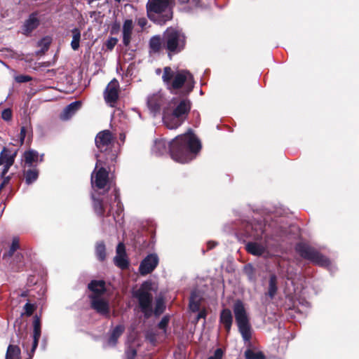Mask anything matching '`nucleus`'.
I'll use <instances>...</instances> for the list:
<instances>
[{
  "instance_id": "nucleus-15",
  "label": "nucleus",
  "mask_w": 359,
  "mask_h": 359,
  "mask_svg": "<svg viewBox=\"0 0 359 359\" xmlns=\"http://www.w3.org/2000/svg\"><path fill=\"white\" fill-rule=\"evenodd\" d=\"M33 336H32V342L31 346V351L29 353V359H31L33 356L34 351L38 346L39 340L41 337V324L40 320L39 318L35 317L33 321Z\"/></svg>"
},
{
  "instance_id": "nucleus-22",
  "label": "nucleus",
  "mask_w": 359,
  "mask_h": 359,
  "mask_svg": "<svg viewBox=\"0 0 359 359\" xmlns=\"http://www.w3.org/2000/svg\"><path fill=\"white\" fill-rule=\"evenodd\" d=\"M88 288L93 292L91 295H100L105 291V283L103 280H93L88 285Z\"/></svg>"
},
{
  "instance_id": "nucleus-32",
  "label": "nucleus",
  "mask_w": 359,
  "mask_h": 359,
  "mask_svg": "<svg viewBox=\"0 0 359 359\" xmlns=\"http://www.w3.org/2000/svg\"><path fill=\"white\" fill-rule=\"evenodd\" d=\"M96 255L97 258L102 261L104 259L106 254H105V246L103 243H98L96 245L95 248Z\"/></svg>"
},
{
  "instance_id": "nucleus-10",
  "label": "nucleus",
  "mask_w": 359,
  "mask_h": 359,
  "mask_svg": "<svg viewBox=\"0 0 359 359\" xmlns=\"http://www.w3.org/2000/svg\"><path fill=\"white\" fill-rule=\"evenodd\" d=\"M297 250L302 257L310 260L316 264L322 266H330L331 265V262L327 258L306 245L299 244L297 246Z\"/></svg>"
},
{
  "instance_id": "nucleus-19",
  "label": "nucleus",
  "mask_w": 359,
  "mask_h": 359,
  "mask_svg": "<svg viewBox=\"0 0 359 359\" xmlns=\"http://www.w3.org/2000/svg\"><path fill=\"white\" fill-rule=\"evenodd\" d=\"M39 25V20L36 13H32L29 15V18L25 22L22 27L23 34L28 35L34 29H35Z\"/></svg>"
},
{
  "instance_id": "nucleus-1",
  "label": "nucleus",
  "mask_w": 359,
  "mask_h": 359,
  "mask_svg": "<svg viewBox=\"0 0 359 359\" xmlns=\"http://www.w3.org/2000/svg\"><path fill=\"white\" fill-rule=\"evenodd\" d=\"M147 104L154 116L162 111L163 123L168 129H176L180 126L191 109V102L188 99L180 101L175 98L168 100L161 90L149 95Z\"/></svg>"
},
{
  "instance_id": "nucleus-28",
  "label": "nucleus",
  "mask_w": 359,
  "mask_h": 359,
  "mask_svg": "<svg viewBox=\"0 0 359 359\" xmlns=\"http://www.w3.org/2000/svg\"><path fill=\"white\" fill-rule=\"evenodd\" d=\"M6 359H21L19 347L15 345H9L7 349Z\"/></svg>"
},
{
  "instance_id": "nucleus-49",
  "label": "nucleus",
  "mask_w": 359,
  "mask_h": 359,
  "mask_svg": "<svg viewBox=\"0 0 359 359\" xmlns=\"http://www.w3.org/2000/svg\"><path fill=\"white\" fill-rule=\"evenodd\" d=\"M125 137H126V136H125V135H124V134H120L119 138H120V140H121L122 142H123V141H124Z\"/></svg>"
},
{
  "instance_id": "nucleus-8",
  "label": "nucleus",
  "mask_w": 359,
  "mask_h": 359,
  "mask_svg": "<svg viewBox=\"0 0 359 359\" xmlns=\"http://www.w3.org/2000/svg\"><path fill=\"white\" fill-rule=\"evenodd\" d=\"M92 198L93 200V205L94 210L98 215L102 216L104 214L105 207L108 203L109 205V213H111L116 208L115 213L117 217H119L123 210V205L119 200L118 193L116 189H114L111 194L110 201H107L105 203L102 201L95 199L93 195L92 196Z\"/></svg>"
},
{
  "instance_id": "nucleus-3",
  "label": "nucleus",
  "mask_w": 359,
  "mask_h": 359,
  "mask_svg": "<svg viewBox=\"0 0 359 359\" xmlns=\"http://www.w3.org/2000/svg\"><path fill=\"white\" fill-rule=\"evenodd\" d=\"M162 79L167 88L174 94L187 95L194 87L192 74L184 69L174 72L170 67H165L163 69Z\"/></svg>"
},
{
  "instance_id": "nucleus-47",
  "label": "nucleus",
  "mask_w": 359,
  "mask_h": 359,
  "mask_svg": "<svg viewBox=\"0 0 359 359\" xmlns=\"http://www.w3.org/2000/svg\"><path fill=\"white\" fill-rule=\"evenodd\" d=\"M22 345L23 348H24L27 352H28V351H29V343H28L27 341H22Z\"/></svg>"
},
{
  "instance_id": "nucleus-21",
  "label": "nucleus",
  "mask_w": 359,
  "mask_h": 359,
  "mask_svg": "<svg viewBox=\"0 0 359 359\" xmlns=\"http://www.w3.org/2000/svg\"><path fill=\"white\" fill-rule=\"evenodd\" d=\"M43 154L39 157L37 151L30 149L25 152L24 158L25 164L29 167L34 165L39 162L43 161Z\"/></svg>"
},
{
  "instance_id": "nucleus-13",
  "label": "nucleus",
  "mask_w": 359,
  "mask_h": 359,
  "mask_svg": "<svg viewBox=\"0 0 359 359\" xmlns=\"http://www.w3.org/2000/svg\"><path fill=\"white\" fill-rule=\"evenodd\" d=\"M159 259L156 254L148 255L140 263L139 271L144 276L151 273L157 266Z\"/></svg>"
},
{
  "instance_id": "nucleus-51",
  "label": "nucleus",
  "mask_w": 359,
  "mask_h": 359,
  "mask_svg": "<svg viewBox=\"0 0 359 359\" xmlns=\"http://www.w3.org/2000/svg\"><path fill=\"white\" fill-rule=\"evenodd\" d=\"M208 245V248H209L210 249V248H213V247L215 246V243H210V242H209Z\"/></svg>"
},
{
  "instance_id": "nucleus-27",
  "label": "nucleus",
  "mask_w": 359,
  "mask_h": 359,
  "mask_svg": "<svg viewBox=\"0 0 359 359\" xmlns=\"http://www.w3.org/2000/svg\"><path fill=\"white\" fill-rule=\"evenodd\" d=\"M277 290V278L275 275H271L269 278V289L266 295L269 296L270 299H273L276 294Z\"/></svg>"
},
{
  "instance_id": "nucleus-53",
  "label": "nucleus",
  "mask_w": 359,
  "mask_h": 359,
  "mask_svg": "<svg viewBox=\"0 0 359 359\" xmlns=\"http://www.w3.org/2000/svg\"><path fill=\"white\" fill-rule=\"evenodd\" d=\"M112 214H113V215H114V219H116V215H114V213H112Z\"/></svg>"
},
{
  "instance_id": "nucleus-38",
  "label": "nucleus",
  "mask_w": 359,
  "mask_h": 359,
  "mask_svg": "<svg viewBox=\"0 0 359 359\" xmlns=\"http://www.w3.org/2000/svg\"><path fill=\"white\" fill-rule=\"evenodd\" d=\"M117 39L114 37H111L108 39V40L106 42L107 48L109 50H112L117 43Z\"/></svg>"
},
{
  "instance_id": "nucleus-31",
  "label": "nucleus",
  "mask_w": 359,
  "mask_h": 359,
  "mask_svg": "<svg viewBox=\"0 0 359 359\" xmlns=\"http://www.w3.org/2000/svg\"><path fill=\"white\" fill-rule=\"evenodd\" d=\"M39 176V172L36 169H30L26 172L25 181L27 184H30L35 182Z\"/></svg>"
},
{
  "instance_id": "nucleus-35",
  "label": "nucleus",
  "mask_w": 359,
  "mask_h": 359,
  "mask_svg": "<svg viewBox=\"0 0 359 359\" xmlns=\"http://www.w3.org/2000/svg\"><path fill=\"white\" fill-rule=\"evenodd\" d=\"M244 271L245 274L248 276L250 280H255L254 268L251 264L246 265L244 268Z\"/></svg>"
},
{
  "instance_id": "nucleus-36",
  "label": "nucleus",
  "mask_w": 359,
  "mask_h": 359,
  "mask_svg": "<svg viewBox=\"0 0 359 359\" xmlns=\"http://www.w3.org/2000/svg\"><path fill=\"white\" fill-rule=\"evenodd\" d=\"M19 248V240L17 238H13L9 251L7 253L8 257L13 256L14 252Z\"/></svg>"
},
{
  "instance_id": "nucleus-9",
  "label": "nucleus",
  "mask_w": 359,
  "mask_h": 359,
  "mask_svg": "<svg viewBox=\"0 0 359 359\" xmlns=\"http://www.w3.org/2000/svg\"><path fill=\"white\" fill-rule=\"evenodd\" d=\"M97 162L95 168L91 175V184L93 187H96L98 189H103L107 185L109 180V173L102 167L103 162L100 154H96Z\"/></svg>"
},
{
  "instance_id": "nucleus-7",
  "label": "nucleus",
  "mask_w": 359,
  "mask_h": 359,
  "mask_svg": "<svg viewBox=\"0 0 359 359\" xmlns=\"http://www.w3.org/2000/svg\"><path fill=\"white\" fill-rule=\"evenodd\" d=\"M154 290L152 283L146 281L142 284L141 287L134 294L135 297L138 299L142 311L147 317H149L152 313L151 303L153 295L151 291Z\"/></svg>"
},
{
  "instance_id": "nucleus-2",
  "label": "nucleus",
  "mask_w": 359,
  "mask_h": 359,
  "mask_svg": "<svg viewBox=\"0 0 359 359\" xmlns=\"http://www.w3.org/2000/svg\"><path fill=\"white\" fill-rule=\"evenodd\" d=\"M201 149V142L189 130L169 142L165 139L156 140L152 152L160 156L169 151L175 161L186 163L195 158Z\"/></svg>"
},
{
  "instance_id": "nucleus-37",
  "label": "nucleus",
  "mask_w": 359,
  "mask_h": 359,
  "mask_svg": "<svg viewBox=\"0 0 359 359\" xmlns=\"http://www.w3.org/2000/svg\"><path fill=\"white\" fill-rule=\"evenodd\" d=\"M1 118L6 121L11 120L12 118V111L8 108L4 109L1 113Z\"/></svg>"
},
{
  "instance_id": "nucleus-50",
  "label": "nucleus",
  "mask_w": 359,
  "mask_h": 359,
  "mask_svg": "<svg viewBox=\"0 0 359 359\" xmlns=\"http://www.w3.org/2000/svg\"><path fill=\"white\" fill-rule=\"evenodd\" d=\"M6 180H4V181L3 182V183H1V184L0 185V191H1V189L4 188V185H5V184H6Z\"/></svg>"
},
{
  "instance_id": "nucleus-48",
  "label": "nucleus",
  "mask_w": 359,
  "mask_h": 359,
  "mask_svg": "<svg viewBox=\"0 0 359 359\" xmlns=\"http://www.w3.org/2000/svg\"><path fill=\"white\" fill-rule=\"evenodd\" d=\"M205 313L204 311H201L198 313V318H205Z\"/></svg>"
},
{
  "instance_id": "nucleus-25",
  "label": "nucleus",
  "mask_w": 359,
  "mask_h": 359,
  "mask_svg": "<svg viewBox=\"0 0 359 359\" xmlns=\"http://www.w3.org/2000/svg\"><path fill=\"white\" fill-rule=\"evenodd\" d=\"M201 298L199 292L195 290L191 292L189 300V308L192 311L195 312L199 310Z\"/></svg>"
},
{
  "instance_id": "nucleus-42",
  "label": "nucleus",
  "mask_w": 359,
  "mask_h": 359,
  "mask_svg": "<svg viewBox=\"0 0 359 359\" xmlns=\"http://www.w3.org/2000/svg\"><path fill=\"white\" fill-rule=\"evenodd\" d=\"M222 355L223 352L222 349L218 348L215 351L214 354L210 356L208 359H222Z\"/></svg>"
},
{
  "instance_id": "nucleus-52",
  "label": "nucleus",
  "mask_w": 359,
  "mask_h": 359,
  "mask_svg": "<svg viewBox=\"0 0 359 359\" xmlns=\"http://www.w3.org/2000/svg\"><path fill=\"white\" fill-rule=\"evenodd\" d=\"M258 225H259V224H257L255 227V226H252V229H255V228H257V229H259V226H258Z\"/></svg>"
},
{
  "instance_id": "nucleus-16",
  "label": "nucleus",
  "mask_w": 359,
  "mask_h": 359,
  "mask_svg": "<svg viewBox=\"0 0 359 359\" xmlns=\"http://www.w3.org/2000/svg\"><path fill=\"white\" fill-rule=\"evenodd\" d=\"M114 260L115 264L122 269L127 268L128 266V261L126 255L125 246L121 243L117 245L116 255Z\"/></svg>"
},
{
  "instance_id": "nucleus-34",
  "label": "nucleus",
  "mask_w": 359,
  "mask_h": 359,
  "mask_svg": "<svg viewBox=\"0 0 359 359\" xmlns=\"http://www.w3.org/2000/svg\"><path fill=\"white\" fill-rule=\"evenodd\" d=\"M165 309V305L161 298H158L156 300V306L154 309L155 315L159 316L161 314Z\"/></svg>"
},
{
  "instance_id": "nucleus-44",
  "label": "nucleus",
  "mask_w": 359,
  "mask_h": 359,
  "mask_svg": "<svg viewBox=\"0 0 359 359\" xmlns=\"http://www.w3.org/2000/svg\"><path fill=\"white\" fill-rule=\"evenodd\" d=\"M168 323V318L167 317L163 318V319L158 323V327L161 329L164 330Z\"/></svg>"
},
{
  "instance_id": "nucleus-45",
  "label": "nucleus",
  "mask_w": 359,
  "mask_h": 359,
  "mask_svg": "<svg viewBox=\"0 0 359 359\" xmlns=\"http://www.w3.org/2000/svg\"><path fill=\"white\" fill-rule=\"evenodd\" d=\"M147 21L144 18H141L137 20V24L142 28L144 27V26L147 25Z\"/></svg>"
},
{
  "instance_id": "nucleus-46",
  "label": "nucleus",
  "mask_w": 359,
  "mask_h": 359,
  "mask_svg": "<svg viewBox=\"0 0 359 359\" xmlns=\"http://www.w3.org/2000/svg\"><path fill=\"white\" fill-rule=\"evenodd\" d=\"M25 137V127H22L20 130V139L21 142H22L24 141Z\"/></svg>"
},
{
  "instance_id": "nucleus-54",
  "label": "nucleus",
  "mask_w": 359,
  "mask_h": 359,
  "mask_svg": "<svg viewBox=\"0 0 359 359\" xmlns=\"http://www.w3.org/2000/svg\"><path fill=\"white\" fill-rule=\"evenodd\" d=\"M160 72H161V70H160V69H158V70L156 71V72H157L158 74Z\"/></svg>"
},
{
  "instance_id": "nucleus-5",
  "label": "nucleus",
  "mask_w": 359,
  "mask_h": 359,
  "mask_svg": "<svg viewBox=\"0 0 359 359\" xmlns=\"http://www.w3.org/2000/svg\"><path fill=\"white\" fill-rule=\"evenodd\" d=\"M163 41L169 53H178L185 47L186 36L181 30L170 27L164 32Z\"/></svg>"
},
{
  "instance_id": "nucleus-17",
  "label": "nucleus",
  "mask_w": 359,
  "mask_h": 359,
  "mask_svg": "<svg viewBox=\"0 0 359 359\" xmlns=\"http://www.w3.org/2000/svg\"><path fill=\"white\" fill-rule=\"evenodd\" d=\"M133 29L134 23L132 20H124L122 27V36L123 43L126 46H128L131 42Z\"/></svg>"
},
{
  "instance_id": "nucleus-30",
  "label": "nucleus",
  "mask_w": 359,
  "mask_h": 359,
  "mask_svg": "<svg viewBox=\"0 0 359 359\" xmlns=\"http://www.w3.org/2000/svg\"><path fill=\"white\" fill-rule=\"evenodd\" d=\"M72 40L71 42V47L74 50H77L79 48L81 32L78 28H74L72 30Z\"/></svg>"
},
{
  "instance_id": "nucleus-39",
  "label": "nucleus",
  "mask_w": 359,
  "mask_h": 359,
  "mask_svg": "<svg viewBox=\"0 0 359 359\" xmlns=\"http://www.w3.org/2000/svg\"><path fill=\"white\" fill-rule=\"evenodd\" d=\"M15 80L18 83H25L32 80V78L27 75H18L15 76Z\"/></svg>"
},
{
  "instance_id": "nucleus-12",
  "label": "nucleus",
  "mask_w": 359,
  "mask_h": 359,
  "mask_svg": "<svg viewBox=\"0 0 359 359\" xmlns=\"http://www.w3.org/2000/svg\"><path fill=\"white\" fill-rule=\"evenodd\" d=\"M119 83L118 81L114 79L107 85L104 92V97L105 102L111 107H114L118 98Z\"/></svg>"
},
{
  "instance_id": "nucleus-24",
  "label": "nucleus",
  "mask_w": 359,
  "mask_h": 359,
  "mask_svg": "<svg viewBox=\"0 0 359 359\" xmlns=\"http://www.w3.org/2000/svg\"><path fill=\"white\" fill-rule=\"evenodd\" d=\"M123 331L124 327L123 325H118L115 327L107 342V345L109 346H115L116 344L118 338L123 334Z\"/></svg>"
},
{
  "instance_id": "nucleus-23",
  "label": "nucleus",
  "mask_w": 359,
  "mask_h": 359,
  "mask_svg": "<svg viewBox=\"0 0 359 359\" xmlns=\"http://www.w3.org/2000/svg\"><path fill=\"white\" fill-rule=\"evenodd\" d=\"M266 248V245L254 242L248 243L246 245L247 251L256 256L262 255L265 252Z\"/></svg>"
},
{
  "instance_id": "nucleus-41",
  "label": "nucleus",
  "mask_w": 359,
  "mask_h": 359,
  "mask_svg": "<svg viewBox=\"0 0 359 359\" xmlns=\"http://www.w3.org/2000/svg\"><path fill=\"white\" fill-rule=\"evenodd\" d=\"M136 355V351L134 348H129L126 351V357L127 359H134Z\"/></svg>"
},
{
  "instance_id": "nucleus-6",
  "label": "nucleus",
  "mask_w": 359,
  "mask_h": 359,
  "mask_svg": "<svg viewBox=\"0 0 359 359\" xmlns=\"http://www.w3.org/2000/svg\"><path fill=\"white\" fill-rule=\"evenodd\" d=\"M233 312L239 332L243 340L245 341H249L251 339L252 330L246 310L241 301H238L235 303Z\"/></svg>"
},
{
  "instance_id": "nucleus-55",
  "label": "nucleus",
  "mask_w": 359,
  "mask_h": 359,
  "mask_svg": "<svg viewBox=\"0 0 359 359\" xmlns=\"http://www.w3.org/2000/svg\"><path fill=\"white\" fill-rule=\"evenodd\" d=\"M114 1H116V2H120L121 1V0H114Z\"/></svg>"
},
{
  "instance_id": "nucleus-33",
  "label": "nucleus",
  "mask_w": 359,
  "mask_h": 359,
  "mask_svg": "<svg viewBox=\"0 0 359 359\" xmlns=\"http://www.w3.org/2000/svg\"><path fill=\"white\" fill-rule=\"evenodd\" d=\"M246 359H264V355L261 352H254L250 349L245 352Z\"/></svg>"
},
{
  "instance_id": "nucleus-43",
  "label": "nucleus",
  "mask_w": 359,
  "mask_h": 359,
  "mask_svg": "<svg viewBox=\"0 0 359 359\" xmlns=\"http://www.w3.org/2000/svg\"><path fill=\"white\" fill-rule=\"evenodd\" d=\"M259 229H257V228L255 229V233L252 234L253 236L255 237H260L262 236V235L264 233V230L262 229V226L261 224H259Z\"/></svg>"
},
{
  "instance_id": "nucleus-29",
  "label": "nucleus",
  "mask_w": 359,
  "mask_h": 359,
  "mask_svg": "<svg viewBox=\"0 0 359 359\" xmlns=\"http://www.w3.org/2000/svg\"><path fill=\"white\" fill-rule=\"evenodd\" d=\"M150 52L158 53L162 48V41L159 36H153L149 41Z\"/></svg>"
},
{
  "instance_id": "nucleus-18",
  "label": "nucleus",
  "mask_w": 359,
  "mask_h": 359,
  "mask_svg": "<svg viewBox=\"0 0 359 359\" xmlns=\"http://www.w3.org/2000/svg\"><path fill=\"white\" fill-rule=\"evenodd\" d=\"M14 154H11V152L4 148L0 154V165H4V170L2 171V175H5L10 167L13 165L14 162Z\"/></svg>"
},
{
  "instance_id": "nucleus-4",
  "label": "nucleus",
  "mask_w": 359,
  "mask_h": 359,
  "mask_svg": "<svg viewBox=\"0 0 359 359\" xmlns=\"http://www.w3.org/2000/svg\"><path fill=\"white\" fill-rule=\"evenodd\" d=\"M95 144L100 153H104L107 162L116 160L118 148L115 145L114 137L109 130L99 133L95 137Z\"/></svg>"
},
{
  "instance_id": "nucleus-14",
  "label": "nucleus",
  "mask_w": 359,
  "mask_h": 359,
  "mask_svg": "<svg viewBox=\"0 0 359 359\" xmlns=\"http://www.w3.org/2000/svg\"><path fill=\"white\" fill-rule=\"evenodd\" d=\"M89 297L91 300V306L93 309L102 315L108 314L109 309V303L105 299L96 295H90Z\"/></svg>"
},
{
  "instance_id": "nucleus-20",
  "label": "nucleus",
  "mask_w": 359,
  "mask_h": 359,
  "mask_svg": "<svg viewBox=\"0 0 359 359\" xmlns=\"http://www.w3.org/2000/svg\"><path fill=\"white\" fill-rule=\"evenodd\" d=\"M81 106V102L79 101L73 102L67 105L60 115L61 119L65 121L69 119L80 109Z\"/></svg>"
},
{
  "instance_id": "nucleus-11",
  "label": "nucleus",
  "mask_w": 359,
  "mask_h": 359,
  "mask_svg": "<svg viewBox=\"0 0 359 359\" xmlns=\"http://www.w3.org/2000/svg\"><path fill=\"white\" fill-rule=\"evenodd\" d=\"M171 0H149L147 4V11L150 19L154 20V14L165 13V19L171 18L170 6Z\"/></svg>"
},
{
  "instance_id": "nucleus-26",
  "label": "nucleus",
  "mask_w": 359,
  "mask_h": 359,
  "mask_svg": "<svg viewBox=\"0 0 359 359\" xmlns=\"http://www.w3.org/2000/svg\"><path fill=\"white\" fill-rule=\"evenodd\" d=\"M233 321L231 312L229 309H224L220 315V322L224 325L227 332L231 329Z\"/></svg>"
},
{
  "instance_id": "nucleus-40",
  "label": "nucleus",
  "mask_w": 359,
  "mask_h": 359,
  "mask_svg": "<svg viewBox=\"0 0 359 359\" xmlns=\"http://www.w3.org/2000/svg\"><path fill=\"white\" fill-rule=\"evenodd\" d=\"M24 309H25V313L27 316H31L33 313V312L35 309V307L33 304L27 302L24 306Z\"/></svg>"
}]
</instances>
